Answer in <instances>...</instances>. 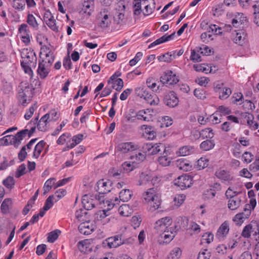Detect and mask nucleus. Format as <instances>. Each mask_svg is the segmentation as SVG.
I'll return each mask as SVG.
<instances>
[{"mask_svg":"<svg viewBox=\"0 0 259 259\" xmlns=\"http://www.w3.org/2000/svg\"><path fill=\"white\" fill-rule=\"evenodd\" d=\"M22 60L21 61V66L26 74L30 78H32L33 72L32 67H35L37 63V58L35 52L31 48H26L21 52Z\"/></svg>","mask_w":259,"mask_h":259,"instance_id":"nucleus-1","label":"nucleus"},{"mask_svg":"<svg viewBox=\"0 0 259 259\" xmlns=\"http://www.w3.org/2000/svg\"><path fill=\"white\" fill-rule=\"evenodd\" d=\"M147 210L153 212L158 209L161 205L160 196L155 187L147 189L142 195Z\"/></svg>","mask_w":259,"mask_h":259,"instance_id":"nucleus-2","label":"nucleus"},{"mask_svg":"<svg viewBox=\"0 0 259 259\" xmlns=\"http://www.w3.org/2000/svg\"><path fill=\"white\" fill-rule=\"evenodd\" d=\"M38 117L31 120L26 125L25 130H21L17 133L15 136H13L14 139L13 145L15 147H18L23 140L26 137L29 138L34 133L36 128V123L37 122Z\"/></svg>","mask_w":259,"mask_h":259,"instance_id":"nucleus-3","label":"nucleus"},{"mask_svg":"<svg viewBox=\"0 0 259 259\" xmlns=\"http://www.w3.org/2000/svg\"><path fill=\"white\" fill-rule=\"evenodd\" d=\"M32 98V88L26 84H21L19 86L18 99L19 103L23 106H26Z\"/></svg>","mask_w":259,"mask_h":259,"instance_id":"nucleus-4","label":"nucleus"},{"mask_svg":"<svg viewBox=\"0 0 259 259\" xmlns=\"http://www.w3.org/2000/svg\"><path fill=\"white\" fill-rule=\"evenodd\" d=\"M128 0H117L114 6V15L116 16L115 21L118 24H123L127 21V18L125 16V9Z\"/></svg>","mask_w":259,"mask_h":259,"instance_id":"nucleus-5","label":"nucleus"},{"mask_svg":"<svg viewBox=\"0 0 259 259\" xmlns=\"http://www.w3.org/2000/svg\"><path fill=\"white\" fill-rule=\"evenodd\" d=\"M172 223V220L170 217L167 216L157 221L154 224V228L158 234H161L162 232L172 228L170 227Z\"/></svg>","mask_w":259,"mask_h":259,"instance_id":"nucleus-6","label":"nucleus"},{"mask_svg":"<svg viewBox=\"0 0 259 259\" xmlns=\"http://www.w3.org/2000/svg\"><path fill=\"white\" fill-rule=\"evenodd\" d=\"M54 55L49 47L42 46L40 49V58L41 63L52 66L54 61Z\"/></svg>","mask_w":259,"mask_h":259,"instance_id":"nucleus-7","label":"nucleus"},{"mask_svg":"<svg viewBox=\"0 0 259 259\" xmlns=\"http://www.w3.org/2000/svg\"><path fill=\"white\" fill-rule=\"evenodd\" d=\"M160 79V82L163 86L175 84L179 81L178 77L171 70L165 72Z\"/></svg>","mask_w":259,"mask_h":259,"instance_id":"nucleus-8","label":"nucleus"},{"mask_svg":"<svg viewBox=\"0 0 259 259\" xmlns=\"http://www.w3.org/2000/svg\"><path fill=\"white\" fill-rule=\"evenodd\" d=\"M18 32L22 41L26 45H28L30 43L32 36L28 25L25 23L21 24Z\"/></svg>","mask_w":259,"mask_h":259,"instance_id":"nucleus-9","label":"nucleus"},{"mask_svg":"<svg viewBox=\"0 0 259 259\" xmlns=\"http://www.w3.org/2000/svg\"><path fill=\"white\" fill-rule=\"evenodd\" d=\"M143 151L148 155L157 154L162 149L165 150L164 146L161 143H145L142 146Z\"/></svg>","mask_w":259,"mask_h":259,"instance_id":"nucleus-10","label":"nucleus"},{"mask_svg":"<svg viewBox=\"0 0 259 259\" xmlns=\"http://www.w3.org/2000/svg\"><path fill=\"white\" fill-rule=\"evenodd\" d=\"M174 184L181 190H184L191 186L192 178L187 175H182L174 180Z\"/></svg>","mask_w":259,"mask_h":259,"instance_id":"nucleus-11","label":"nucleus"},{"mask_svg":"<svg viewBox=\"0 0 259 259\" xmlns=\"http://www.w3.org/2000/svg\"><path fill=\"white\" fill-rule=\"evenodd\" d=\"M158 180V178H152L148 174L142 172L139 176L137 185L145 187H150L155 184V182Z\"/></svg>","mask_w":259,"mask_h":259,"instance_id":"nucleus-12","label":"nucleus"},{"mask_svg":"<svg viewBox=\"0 0 259 259\" xmlns=\"http://www.w3.org/2000/svg\"><path fill=\"white\" fill-rule=\"evenodd\" d=\"M109 210L107 208V209L101 210L96 212L95 215V220L96 223L102 225L108 223L110 220V218L108 217L110 214L108 212Z\"/></svg>","mask_w":259,"mask_h":259,"instance_id":"nucleus-13","label":"nucleus"},{"mask_svg":"<svg viewBox=\"0 0 259 259\" xmlns=\"http://www.w3.org/2000/svg\"><path fill=\"white\" fill-rule=\"evenodd\" d=\"M259 235V229L257 226L251 224L246 225L241 232V236L245 238H249L251 235L256 237Z\"/></svg>","mask_w":259,"mask_h":259,"instance_id":"nucleus-14","label":"nucleus"},{"mask_svg":"<svg viewBox=\"0 0 259 259\" xmlns=\"http://www.w3.org/2000/svg\"><path fill=\"white\" fill-rule=\"evenodd\" d=\"M179 101L177 94L174 91H170L167 93L163 99L164 104L171 108L177 106L178 105Z\"/></svg>","mask_w":259,"mask_h":259,"instance_id":"nucleus-15","label":"nucleus"},{"mask_svg":"<svg viewBox=\"0 0 259 259\" xmlns=\"http://www.w3.org/2000/svg\"><path fill=\"white\" fill-rule=\"evenodd\" d=\"M96 228V226L93 222H85L81 223L78 226V230L81 234L88 235L91 234Z\"/></svg>","mask_w":259,"mask_h":259,"instance_id":"nucleus-16","label":"nucleus"},{"mask_svg":"<svg viewBox=\"0 0 259 259\" xmlns=\"http://www.w3.org/2000/svg\"><path fill=\"white\" fill-rule=\"evenodd\" d=\"M139 148L140 146L138 144L132 142L121 143L117 147V150L122 153L132 152Z\"/></svg>","mask_w":259,"mask_h":259,"instance_id":"nucleus-17","label":"nucleus"},{"mask_svg":"<svg viewBox=\"0 0 259 259\" xmlns=\"http://www.w3.org/2000/svg\"><path fill=\"white\" fill-rule=\"evenodd\" d=\"M37 140V139L36 138L31 139L26 145L23 146L21 148L20 151L18 154L19 159L21 161H23L25 159L27 153L29 152L30 150L32 149L34 144H35Z\"/></svg>","mask_w":259,"mask_h":259,"instance_id":"nucleus-18","label":"nucleus"},{"mask_svg":"<svg viewBox=\"0 0 259 259\" xmlns=\"http://www.w3.org/2000/svg\"><path fill=\"white\" fill-rule=\"evenodd\" d=\"M246 35L243 29L235 30V32L233 33V40L236 44L242 46L246 41Z\"/></svg>","mask_w":259,"mask_h":259,"instance_id":"nucleus-19","label":"nucleus"},{"mask_svg":"<svg viewBox=\"0 0 259 259\" xmlns=\"http://www.w3.org/2000/svg\"><path fill=\"white\" fill-rule=\"evenodd\" d=\"M215 176L219 179L224 182H230L233 178L229 171L222 168H220L215 171Z\"/></svg>","mask_w":259,"mask_h":259,"instance_id":"nucleus-20","label":"nucleus"},{"mask_svg":"<svg viewBox=\"0 0 259 259\" xmlns=\"http://www.w3.org/2000/svg\"><path fill=\"white\" fill-rule=\"evenodd\" d=\"M223 84L221 85L218 84L215 87V91L218 93L219 98L221 100L227 99L232 94V91L229 88L223 87Z\"/></svg>","mask_w":259,"mask_h":259,"instance_id":"nucleus-21","label":"nucleus"},{"mask_svg":"<svg viewBox=\"0 0 259 259\" xmlns=\"http://www.w3.org/2000/svg\"><path fill=\"white\" fill-rule=\"evenodd\" d=\"M161 84L160 82L157 83L152 77H149L146 80L147 87L153 91L157 93H159L162 90L163 85H161Z\"/></svg>","mask_w":259,"mask_h":259,"instance_id":"nucleus-22","label":"nucleus"},{"mask_svg":"<svg viewBox=\"0 0 259 259\" xmlns=\"http://www.w3.org/2000/svg\"><path fill=\"white\" fill-rule=\"evenodd\" d=\"M51 66L39 62L37 70V74L41 79H45L51 71Z\"/></svg>","mask_w":259,"mask_h":259,"instance_id":"nucleus-23","label":"nucleus"},{"mask_svg":"<svg viewBox=\"0 0 259 259\" xmlns=\"http://www.w3.org/2000/svg\"><path fill=\"white\" fill-rule=\"evenodd\" d=\"M121 167L122 169H120L114 172V177L121 175L123 172L127 173L131 172L135 168L136 164L133 161L132 163L126 161L122 164Z\"/></svg>","mask_w":259,"mask_h":259,"instance_id":"nucleus-24","label":"nucleus"},{"mask_svg":"<svg viewBox=\"0 0 259 259\" xmlns=\"http://www.w3.org/2000/svg\"><path fill=\"white\" fill-rule=\"evenodd\" d=\"M176 164L179 169L185 171L191 170L192 167L190 163L184 158L178 159L176 161Z\"/></svg>","mask_w":259,"mask_h":259,"instance_id":"nucleus-25","label":"nucleus"},{"mask_svg":"<svg viewBox=\"0 0 259 259\" xmlns=\"http://www.w3.org/2000/svg\"><path fill=\"white\" fill-rule=\"evenodd\" d=\"M95 189L98 191L99 194H104L110 191L107 183L105 182L104 180H100L98 181L95 186Z\"/></svg>","mask_w":259,"mask_h":259,"instance_id":"nucleus-26","label":"nucleus"},{"mask_svg":"<svg viewBox=\"0 0 259 259\" xmlns=\"http://www.w3.org/2000/svg\"><path fill=\"white\" fill-rule=\"evenodd\" d=\"M229 231V225L228 222H224L219 227L217 232V236L219 239H223L228 233Z\"/></svg>","mask_w":259,"mask_h":259,"instance_id":"nucleus-27","label":"nucleus"},{"mask_svg":"<svg viewBox=\"0 0 259 259\" xmlns=\"http://www.w3.org/2000/svg\"><path fill=\"white\" fill-rule=\"evenodd\" d=\"M137 118L139 120L149 121L152 120V115L149 109L139 111L136 115Z\"/></svg>","mask_w":259,"mask_h":259,"instance_id":"nucleus-28","label":"nucleus"},{"mask_svg":"<svg viewBox=\"0 0 259 259\" xmlns=\"http://www.w3.org/2000/svg\"><path fill=\"white\" fill-rule=\"evenodd\" d=\"M46 144V143L44 140H41L35 145L34 147L32 155L33 158L37 159L39 157L44 149Z\"/></svg>","mask_w":259,"mask_h":259,"instance_id":"nucleus-29","label":"nucleus"},{"mask_svg":"<svg viewBox=\"0 0 259 259\" xmlns=\"http://www.w3.org/2000/svg\"><path fill=\"white\" fill-rule=\"evenodd\" d=\"M176 231L175 228L174 227L169 228V229L166 230L165 232H162L161 234H159L162 238H163L165 242L170 241L175 236Z\"/></svg>","mask_w":259,"mask_h":259,"instance_id":"nucleus-30","label":"nucleus"},{"mask_svg":"<svg viewBox=\"0 0 259 259\" xmlns=\"http://www.w3.org/2000/svg\"><path fill=\"white\" fill-rule=\"evenodd\" d=\"M246 20V17L243 13H237L232 19V24L234 27H237L240 25L244 23Z\"/></svg>","mask_w":259,"mask_h":259,"instance_id":"nucleus-31","label":"nucleus"},{"mask_svg":"<svg viewBox=\"0 0 259 259\" xmlns=\"http://www.w3.org/2000/svg\"><path fill=\"white\" fill-rule=\"evenodd\" d=\"M71 135L70 133H64L60 136L57 141V143L59 145L66 144L67 148L70 149L69 144L71 143Z\"/></svg>","mask_w":259,"mask_h":259,"instance_id":"nucleus-32","label":"nucleus"},{"mask_svg":"<svg viewBox=\"0 0 259 259\" xmlns=\"http://www.w3.org/2000/svg\"><path fill=\"white\" fill-rule=\"evenodd\" d=\"M94 9L93 0H83L82 5V11L87 13L89 16L91 15Z\"/></svg>","mask_w":259,"mask_h":259,"instance_id":"nucleus-33","label":"nucleus"},{"mask_svg":"<svg viewBox=\"0 0 259 259\" xmlns=\"http://www.w3.org/2000/svg\"><path fill=\"white\" fill-rule=\"evenodd\" d=\"M50 121L49 120L48 118H47V115H44L40 119L38 122V120L37 121V127L39 131L41 132H45L48 130V123Z\"/></svg>","mask_w":259,"mask_h":259,"instance_id":"nucleus-34","label":"nucleus"},{"mask_svg":"<svg viewBox=\"0 0 259 259\" xmlns=\"http://www.w3.org/2000/svg\"><path fill=\"white\" fill-rule=\"evenodd\" d=\"M175 36V32H174L172 34L168 35H164L162 36V37H160L159 38L156 39L155 41H154L152 43H151L149 46V48H151L155 46H156V45H159L160 44H162L163 42L171 40L174 38Z\"/></svg>","mask_w":259,"mask_h":259,"instance_id":"nucleus-35","label":"nucleus"},{"mask_svg":"<svg viewBox=\"0 0 259 259\" xmlns=\"http://www.w3.org/2000/svg\"><path fill=\"white\" fill-rule=\"evenodd\" d=\"M90 240L88 239H85L79 241L77 243V247L78 249L81 252L87 253L88 251H90Z\"/></svg>","mask_w":259,"mask_h":259,"instance_id":"nucleus-36","label":"nucleus"},{"mask_svg":"<svg viewBox=\"0 0 259 259\" xmlns=\"http://www.w3.org/2000/svg\"><path fill=\"white\" fill-rule=\"evenodd\" d=\"M144 99L146 100L147 103L151 105H157L159 102V98L155 94H150L149 92L145 95Z\"/></svg>","mask_w":259,"mask_h":259,"instance_id":"nucleus-37","label":"nucleus"},{"mask_svg":"<svg viewBox=\"0 0 259 259\" xmlns=\"http://www.w3.org/2000/svg\"><path fill=\"white\" fill-rule=\"evenodd\" d=\"M241 202V199L237 197L229 199L228 202V207L232 210H236L239 207Z\"/></svg>","mask_w":259,"mask_h":259,"instance_id":"nucleus-38","label":"nucleus"},{"mask_svg":"<svg viewBox=\"0 0 259 259\" xmlns=\"http://www.w3.org/2000/svg\"><path fill=\"white\" fill-rule=\"evenodd\" d=\"M82 203L85 210L92 209L95 207L94 200L92 199H90L87 195H85L82 197Z\"/></svg>","mask_w":259,"mask_h":259,"instance_id":"nucleus-39","label":"nucleus"},{"mask_svg":"<svg viewBox=\"0 0 259 259\" xmlns=\"http://www.w3.org/2000/svg\"><path fill=\"white\" fill-rule=\"evenodd\" d=\"M108 84L104 89L101 93V97H106L109 95L113 89V75H111L108 81Z\"/></svg>","mask_w":259,"mask_h":259,"instance_id":"nucleus-40","label":"nucleus"},{"mask_svg":"<svg viewBox=\"0 0 259 259\" xmlns=\"http://www.w3.org/2000/svg\"><path fill=\"white\" fill-rule=\"evenodd\" d=\"M101 195H99L98 197H96V199L99 202L100 204L103 203L104 205V207L106 206L108 208V210H111L113 208V203H112V200H105L104 198V194H100Z\"/></svg>","mask_w":259,"mask_h":259,"instance_id":"nucleus-41","label":"nucleus"},{"mask_svg":"<svg viewBox=\"0 0 259 259\" xmlns=\"http://www.w3.org/2000/svg\"><path fill=\"white\" fill-rule=\"evenodd\" d=\"M245 118L248 126L253 130H255L258 128V124L257 122L253 120L254 117L251 114H247L245 115Z\"/></svg>","mask_w":259,"mask_h":259,"instance_id":"nucleus-42","label":"nucleus"},{"mask_svg":"<svg viewBox=\"0 0 259 259\" xmlns=\"http://www.w3.org/2000/svg\"><path fill=\"white\" fill-rule=\"evenodd\" d=\"M194 152V148L190 146H185L181 147L177 154L180 156H186Z\"/></svg>","mask_w":259,"mask_h":259,"instance_id":"nucleus-43","label":"nucleus"},{"mask_svg":"<svg viewBox=\"0 0 259 259\" xmlns=\"http://www.w3.org/2000/svg\"><path fill=\"white\" fill-rule=\"evenodd\" d=\"M118 212L120 215L128 217L133 213V210L127 204H122L118 208Z\"/></svg>","mask_w":259,"mask_h":259,"instance_id":"nucleus-44","label":"nucleus"},{"mask_svg":"<svg viewBox=\"0 0 259 259\" xmlns=\"http://www.w3.org/2000/svg\"><path fill=\"white\" fill-rule=\"evenodd\" d=\"M12 7L18 12H21L25 9V0H13L12 2Z\"/></svg>","mask_w":259,"mask_h":259,"instance_id":"nucleus-45","label":"nucleus"},{"mask_svg":"<svg viewBox=\"0 0 259 259\" xmlns=\"http://www.w3.org/2000/svg\"><path fill=\"white\" fill-rule=\"evenodd\" d=\"M201 49L198 47H196L194 50H191V54L190 56V59L194 62H199L201 61L200 54Z\"/></svg>","mask_w":259,"mask_h":259,"instance_id":"nucleus-46","label":"nucleus"},{"mask_svg":"<svg viewBox=\"0 0 259 259\" xmlns=\"http://www.w3.org/2000/svg\"><path fill=\"white\" fill-rule=\"evenodd\" d=\"M132 192L129 189H123L119 193V198L123 202L129 200L132 197Z\"/></svg>","mask_w":259,"mask_h":259,"instance_id":"nucleus-47","label":"nucleus"},{"mask_svg":"<svg viewBox=\"0 0 259 259\" xmlns=\"http://www.w3.org/2000/svg\"><path fill=\"white\" fill-rule=\"evenodd\" d=\"M145 153L138 152L131 156V159L133 160L135 163H139L142 162L146 158Z\"/></svg>","mask_w":259,"mask_h":259,"instance_id":"nucleus-48","label":"nucleus"},{"mask_svg":"<svg viewBox=\"0 0 259 259\" xmlns=\"http://www.w3.org/2000/svg\"><path fill=\"white\" fill-rule=\"evenodd\" d=\"M221 189V185L220 184L216 183L212 186V188L207 191L206 195H209V198H213L215 196L216 191H220Z\"/></svg>","mask_w":259,"mask_h":259,"instance_id":"nucleus-49","label":"nucleus"},{"mask_svg":"<svg viewBox=\"0 0 259 259\" xmlns=\"http://www.w3.org/2000/svg\"><path fill=\"white\" fill-rule=\"evenodd\" d=\"M83 135L82 134H78L71 137V143L69 144V148L72 149L74 148L76 145L79 144L83 140Z\"/></svg>","mask_w":259,"mask_h":259,"instance_id":"nucleus-50","label":"nucleus"},{"mask_svg":"<svg viewBox=\"0 0 259 259\" xmlns=\"http://www.w3.org/2000/svg\"><path fill=\"white\" fill-rule=\"evenodd\" d=\"M214 145L215 144L213 141L207 140L202 142L200 145V147L204 151H208L212 149Z\"/></svg>","mask_w":259,"mask_h":259,"instance_id":"nucleus-51","label":"nucleus"},{"mask_svg":"<svg viewBox=\"0 0 259 259\" xmlns=\"http://www.w3.org/2000/svg\"><path fill=\"white\" fill-rule=\"evenodd\" d=\"M27 23L35 30L38 28V24L32 14H29L27 15Z\"/></svg>","mask_w":259,"mask_h":259,"instance_id":"nucleus-52","label":"nucleus"},{"mask_svg":"<svg viewBox=\"0 0 259 259\" xmlns=\"http://www.w3.org/2000/svg\"><path fill=\"white\" fill-rule=\"evenodd\" d=\"M182 251L180 248H174L167 256V259H179L181 256Z\"/></svg>","mask_w":259,"mask_h":259,"instance_id":"nucleus-53","label":"nucleus"},{"mask_svg":"<svg viewBox=\"0 0 259 259\" xmlns=\"http://www.w3.org/2000/svg\"><path fill=\"white\" fill-rule=\"evenodd\" d=\"M14 138L13 135H7L0 139V146H8L10 144L13 145Z\"/></svg>","mask_w":259,"mask_h":259,"instance_id":"nucleus-54","label":"nucleus"},{"mask_svg":"<svg viewBox=\"0 0 259 259\" xmlns=\"http://www.w3.org/2000/svg\"><path fill=\"white\" fill-rule=\"evenodd\" d=\"M201 138L204 139H212L214 136V133L211 128H205L201 131Z\"/></svg>","mask_w":259,"mask_h":259,"instance_id":"nucleus-55","label":"nucleus"},{"mask_svg":"<svg viewBox=\"0 0 259 259\" xmlns=\"http://www.w3.org/2000/svg\"><path fill=\"white\" fill-rule=\"evenodd\" d=\"M101 15L103 16V19L100 23V26L102 28L107 27L111 22L109 19V15L105 11L101 13Z\"/></svg>","mask_w":259,"mask_h":259,"instance_id":"nucleus-56","label":"nucleus"},{"mask_svg":"<svg viewBox=\"0 0 259 259\" xmlns=\"http://www.w3.org/2000/svg\"><path fill=\"white\" fill-rule=\"evenodd\" d=\"M208 165V160L205 157H201L199 159L195 165L198 169H202Z\"/></svg>","mask_w":259,"mask_h":259,"instance_id":"nucleus-57","label":"nucleus"},{"mask_svg":"<svg viewBox=\"0 0 259 259\" xmlns=\"http://www.w3.org/2000/svg\"><path fill=\"white\" fill-rule=\"evenodd\" d=\"M13 90L12 83L6 79L2 81V90L5 94H9Z\"/></svg>","mask_w":259,"mask_h":259,"instance_id":"nucleus-58","label":"nucleus"},{"mask_svg":"<svg viewBox=\"0 0 259 259\" xmlns=\"http://www.w3.org/2000/svg\"><path fill=\"white\" fill-rule=\"evenodd\" d=\"M143 135L149 140H153L156 137V133L151 126H146L145 128Z\"/></svg>","mask_w":259,"mask_h":259,"instance_id":"nucleus-59","label":"nucleus"},{"mask_svg":"<svg viewBox=\"0 0 259 259\" xmlns=\"http://www.w3.org/2000/svg\"><path fill=\"white\" fill-rule=\"evenodd\" d=\"M144 0H134V14L138 15L140 14L142 11V4Z\"/></svg>","mask_w":259,"mask_h":259,"instance_id":"nucleus-60","label":"nucleus"},{"mask_svg":"<svg viewBox=\"0 0 259 259\" xmlns=\"http://www.w3.org/2000/svg\"><path fill=\"white\" fill-rule=\"evenodd\" d=\"M61 234V231L59 230H55L52 231L48 234V241L49 242H54L58 238L59 235Z\"/></svg>","mask_w":259,"mask_h":259,"instance_id":"nucleus-61","label":"nucleus"},{"mask_svg":"<svg viewBox=\"0 0 259 259\" xmlns=\"http://www.w3.org/2000/svg\"><path fill=\"white\" fill-rule=\"evenodd\" d=\"M256 205V201L255 198L250 199L249 203L246 204L244 207V210L247 211L248 213L247 215H249L250 213L251 210H253Z\"/></svg>","mask_w":259,"mask_h":259,"instance_id":"nucleus-62","label":"nucleus"},{"mask_svg":"<svg viewBox=\"0 0 259 259\" xmlns=\"http://www.w3.org/2000/svg\"><path fill=\"white\" fill-rule=\"evenodd\" d=\"M55 179L50 178L45 182L43 188L44 194L49 192V191L52 189V186L55 184Z\"/></svg>","mask_w":259,"mask_h":259,"instance_id":"nucleus-63","label":"nucleus"},{"mask_svg":"<svg viewBox=\"0 0 259 259\" xmlns=\"http://www.w3.org/2000/svg\"><path fill=\"white\" fill-rule=\"evenodd\" d=\"M158 161L162 166H166L170 163L171 158L166 154L159 157L158 159Z\"/></svg>","mask_w":259,"mask_h":259,"instance_id":"nucleus-64","label":"nucleus"}]
</instances>
